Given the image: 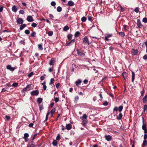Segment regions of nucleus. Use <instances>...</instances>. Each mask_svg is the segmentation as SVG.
Wrapping results in <instances>:
<instances>
[{"label":"nucleus","mask_w":147,"mask_h":147,"mask_svg":"<svg viewBox=\"0 0 147 147\" xmlns=\"http://www.w3.org/2000/svg\"><path fill=\"white\" fill-rule=\"evenodd\" d=\"M53 32L52 31H49L48 33V35L49 36H52L53 34Z\"/></svg>","instance_id":"79ce46f5"},{"label":"nucleus","mask_w":147,"mask_h":147,"mask_svg":"<svg viewBox=\"0 0 147 147\" xmlns=\"http://www.w3.org/2000/svg\"><path fill=\"white\" fill-rule=\"evenodd\" d=\"M82 120V123L84 125H86L87 123V119H84Z\"/></svg>","instance_id":"c9c22d12"},{"label":"nucleus","mask_w":147,"mask_h":147,"mask_svg":"<svg viewBox=\"0 0 147 147\" xmlns=\"http://www.w3.org/2000/svg\"><path fill=\"white\" fill-rule=\"evenodd\" d=\"M56 4V3L55 1H53L51 3V5L53 6H55Z\"/></svg>","instance_id":"5fc2aeb1"},{"label":"nucleus","mask_w":147,"mask_h":147,"mask_svg":"<svg viewBox=\"0 0 147 147\" xmlns=\"http://www.w3.org/2000/svg\"><path fill=\"white\" fill-rule=\"evenodd\" d=\"M144 112H145V111L147 112V105H144Z\"/></svg>","instance_id":"c03bdc74"},{"label":"nucleus","mask_w":147,"mask_h":147,"mask_svg":"<svg viewBox=\"0 0 147 147\" xmlns=\"http://www.w3.org/2000/svg\"><path fill=\"white\" fill-rule=\"evenodd\" d=\"M136 24L138 28H141L143 26V25L141 24L140 19H139L137 20Z\"/></svg>","instance_id":"0eeeda50"},{"label":"nucleus","mask_w":147,"mask_h":147,"mask_svg":"<svg viewBox=\"0 0 147 147\" xmlns=\"http://www.w3.org/2000/svg\"><path fill=\"white\" fill-rule=\"evenodd\" d=\"M147 145V140H144L142 144L143 146H146Z\"/></svg>","instance_id":"b1692460"},{"label":"nucleus","mask_w":147,"mask_h":147,"mask_svg":"<svg viewBox=\"0 0 147 147\" xmlns=\"http://www.w3.org/2000/svg\"><path fill=\"white\" fill-rule=\"evenodd\" d=\"M80 34V32L79 31H77L75 32L74 34V36L75 37H77L79 36Z\"/></svg>","instance_id":"c85d7f7f"},{"label":"nucleus","mask_w":147,"mask_h":147,"mask_svg":"<svg viewBox=\"0 0 147 147\" xmlns=\"http://www.w3.org/2000/svg\"><path fill=\"white\" fill-rule=\"evenodd\" d=\"M57 141L55 140H53L52 142V144L54 146H56L57 145Z\"/></svg>","instance_id":"7c9ffc66"},{"label":"nucleus","mask_w":147,"mask_h":147,"mask_svg":"<svg viewBox=\"0 0 147 147\" xmlns=\"http://www.w3.org/2000/svg\"><path fill=\"white\" fill-rule=\"evenodd\" d=\"M5 118L7 120V121L9 120L10 119V117L9 116H7V115H6L5 116Z\"/></svg>","instance_id":"052dcab7"},{"label":"nucleus","mask_w":147,"mask_h":147,"mask_svg":"<svg viewBox=\"0 0 147 147\" xmlns=\"http://www.w3.org/2000/svg\"><path fill=\"white\" fill-rule=\"evenodd\" d=\"M62 10V9L61 7L60 6H58L57 7V10L58 12H60Z\"/></svg>","instance_id":"2f4dec72"},{"label":"nucleus","mask_w":147,"mask_h":147,"mask_svg":"<svg viewBox=\"0 0 147 147\" xmlns=\"http://www.w3.org/2000/svg\"><path fill=\"white\" fill-rule=\"evenodd\" d=\"M56 110L55 108H53L52 109L51 111V115L52 116L53 114L55 112Z\"/></svg>","instance_id":"72a5a7b5"},{"label":"nucleus","mask_w":147,"mask_h":147,"mask_svg":"<svg viewBox=\"0 0 147 147\" xmlns=\"http://www.w3.org/2000/svg\"><path fill=\"white\" fill-rule=\"evenodd\" d=\"M18 85V84L16 83H14L13 84L12 86L15 87H17Z\"/></svg>","instance_id":"09e8293b"},{"label":"nucleus","mask_w":147,"mask_h":147,"mask_svg":"<svg viewBox=\"0 0 147 147\" xmlns=\"http://www.w3.org/2000/svg\"><path fill=\"white\" fill-rule=\"evenodd\" d=\"M122 114L121 113H120L119 114V115L117 117V119L118 120H119L122 118Z\"/></svg>","instance_id":"aec40b11"},{"label":"nucleus","mask_w":147,"mask_h":147,"mask_svg":"<svg viewBox=\"0 0 147 147\" xmlns=\"http://www.w3.org/2000/svg\"><path fill=\"white\" fill-rule=\"evenodd\" d=\"M143 58L144 60H147V55H145L143 56Z\"/></svg>","instance_id":"774afa93"},{"label":"nucleus","mask_w":147,"mask_h":147,"mask_svg":"<svg viewBox=\"0 0 147 147\" xmlns=\"http://www.w3.org/2000/svg\"><path fill=\"white\" fill-rule=\"evenodd\" d=\"M87 116L86 114H84L82 117H80V118L82 120L87 119Z\"/></svg>","instance_id":"4be33fe9"},{"label":"nucleus","mask_w":147,"mask_h":147,"mask_svg":"<svg viewBox=\"0 0 147 147\" xmlns=\"http://www.w3.org/2000/svg\"><path fill=\"white\" fill-rule=\"evenodd\" d=\"M26 26V24H24L21 25L20 26V29L21 30H23L24 28Z\"/></svg>","instance_id":"412c9836"},{"label":"nucleus","mask_w":147,"mask_h":147,"mask_svg":"<svg viewBox=\"0 0 147 147\" xmlns=\"http://www.w3.org/2000/svg\"><path fill=\"white\" fill-rule=\"evenodd\" d=\"M86 20V18L85 17H83L81 18V21L82 22H85Z\"/></svg>","instance_id":"e433bc0d"},{"label":"nucleus","mask_w":147,"mask_h":147,"mask_svg":"<svg viewBox=\"0 0 147 147\" xmlns=\"http://www.w3.org/2000/svg\"><path fill=\"white\" fill-rule=\"evenodd\" d=\"M147 100V95H145L143 99V101L144 103H145Z\"/></svg>","instance_id":"393cba45"},{"label":"nucleus","mask_w":147,"mask_h":147,"mask_svg":"<svg viewBox=\"0 0 147 147\" xmlns=\"http://www.w3.org/2000/svg\"><path fill=\"white\" fill-rule=\"evenodd\" d=\"M51 113V112H48L46 115V118H45V120L44 121H47V120H48V116H49V115Z\"/></svg>","instance_id":"bb28decb"},{"label":"nucleus","mask_w":147,"mask_h":147,"mask_svg":"<svg viewBox=\"0 0 147 147\" xmlns=\"http://www.w3.org/2000/svg\"><path fill=\"white\" fill-rule=\"evenodd\" d=\"M77 53L79 55L83 57L85 55V54L83 53L80 52L78 49L77 50Z\"/></svg>","instance_id":"9b49d317"},{"label":"nucleus","mask_w":147,"mask_h":147,"mask_svg":"<svg viewBox=\"0 0 147 147\" xmlns=\"http://www.w3.org/2000/svg\"><path fill=\"white\" fill-rule=\"evenodd\" d=\"M56 139L57 140H59L60 139V135L59 134H58L56 137Z\"/></svg>","instance_id":"13d9d810"},{"label":"nucleus","mask_w":147,"mask_h":147,"mask_svg":"<svg viewBox=\"0 0 147 147\" xmlns=\"http://www.w3.org/2000/svg\"><path fill=\"white\" fill-rule=\"evenodd\" d=\"M27 20L29 22H31L34 21L33 19L31 16H27Z\"/></svg>","instance_id":"9d476101"},{"label":"nucleus","mask_w":147,"mask_h":147,"mask_svg":"<svg viewBox=\"0 0 147 147\" xmlns=\"http://www.w3.org/2000/svg\"><path fill=\"white\" fill-rule=\"evenodd\" d=\"M123 109V106L122 105L119 106L118 108L119 111L120 112H121L122 111Z\"/></svg>","instance_id":"f704fd0d"},{"label":"nucleus","mask_w":147,"mask_h":147,"mask_svg":"<svg viewBox=\"0 0 147 147\" xmlns=\"http://www.w3.org/2000/svg\"><path fill=\"white\" fill-rule=\"evenodd\" d=\"M106 35L107 36V37L108 38L112 36V34H107Z\"/></svg>","instance_id":"69168bd1"},{"label":"nucleus","mask_w":147,"mask_h":147,"mask_svg":"<svg viewBox=\"0 0 147 147\" xmlns=\"http://www.w3.org/2000/svg\"><path fill=\"white\" fill-rule=\"evenodd\" d=\"M142 129L144 131V133H147V128L146 125L144 123V121H143V124L142 126Z\"/></svg>","instance_id":"7ed1b4c3"},{"label":"nucleus","mask_w":147,"mask_h":147,"mask_svg":"<svg viewBox=\"0 0 147 147\" xmlns=\"http://www.w3.org/2000/svg\"><path fill=\"white\" fill-rule=\"evenodd\" d=\"M33 74L34 73L33 72H31L28 74V76L29 78H30L32 76Z\"/></svg>","instance_id":"3c124183"},{"label":"nucleus","mask_w":147,"mask_h":147,"mask_svg":"<svg viewBox=\"0 0 147 147\" xmlns=\"http://www.w3.org/2000/svg\"><path fill=\"white\" fill-rule=\"evenodd\" d=\"M83 43L84 44H87L88 45H89L90 44L88 38L86 36L84 38Z\"/></svg>","instance_id":"423d86ee"},{"label":"nucleus","mask_w":147,"mask_h":147,"mask_svg":"<svg viewBox=\"0 0 147 147\" xmlns=\"http://www.w3.org/2000/svg\"><path fill=\"white\" fill-rule=\"evenodd\" d=\"M46 76V75L45 74H44L43 76H41L40 77V79L42 80H44Z\"/></svg>","instance_id":"49530a36"},{"label":"nucleus","mask_w":147,"mask_h":147,"mask_svg":"<svg viewBox=\"0 0 147 147\" xmlns=\"http://www.w3.org/2000/svg\"><path fill=\"white\" fill-rule=\"evenodd\" d=\"M7 89H8V88H4L2 89V92H5L7 91Z\"/></svg>","instance_id":"4d7b16f0"},{"label":"nucleus","mask_w":147,"mask_h":147,"mask_svg":"<svg viewBox=\"0 0 147 147\" xmlns=\"http://www.w3.org/2000/svg\"><path fill=\"white\" fill-rule=\"evenodd\" d=\"M7 69L12 71H14L16 69L15 67H12L10 65H7Z\"/></svg>","instance_id":"1a4fd4ad"},{"label":"nucleus","mask_w":147,"mask_h":147,"mask_svg":"<svg viewBox=\"0 0 147 147\" xmlns=\"http://www.w3.org/2000/svg\"><path fill=\"white\" fill-rule=\"evenodd\" d=\"M33 142V141H32L31 142V143H32L31 144H28L27 147H36L37 146L36 145H35L34 144H32Z\"/></svg>","instance_id":"a878e982"},{"label":"nucleus","mask_w":147,"mask_h":147,"mask_svg":"<svg viewBox=\"0 0 147 147\" xmlns=\"http://www.w3.org/2000/svg\"><path fill=\"white\" fill-rule=\"evenodd\" d=\"M135 74L134 73L133 71H132V78L131 80L132 82H133L135 79Z\"/></svg>","instance_id":"6ab92c4d"},{"label":"nucleus","mask_w":147,"mask_h":147,"mask_svg":"<svg viewBox=\"0 0 147 147\" xmlns=\"http://www.w3.org/2000/svg\"><path fill=\"white\" fill-rule=\"evenodd\" d=\"M69 29V28L68 26H65L63 28V30L64 31H67Z\"/></svg>","instance_id":"c756f323"},{"label":"nucleus","mask_w":147,"mask_h":147,"mask_svg":"<svg viewBox=\"0 0 147 147\" xmlns=\"http://www.w3.org/2000/svg\"><path fill=\"white\" fill-rule=\"evenodd\" d=\"M56 62L55 59L54 58H52L50 60L49 65H54L55 63Z\"/></svg>","instance_id":"f03ea898"},{"label":"nucleus","mask_w":147,"mask_h":147,"mask_svg":"<svg viewBox=\"0 0 147 147\" xmlns=\"http://www.w3.org/2000/svg\"><path fill=\"white\" fill-rule=\"evenodd\" d=\"M72 35L71 34H69L67 35V38L68 39L70 40L72 38Z\"/></svg>","instance_id":"4c0bfd02"},{"label":"nucleus","mask_w":147,"mask_h":147,"mask_svg":"<svg viewBox=\"0 0 147 147\" xmlns=\"http://www.w3.org/2000/svg\"><path fill=\"white\" fill-rule=\"evenodd\" d=\"M72 127V125L70 123L66 124V128L68 130H69L71 129Z\"/></svg>","instance_id":"f8f14e48"},{"label":"nucleus","mask_w":147,"mask_h":147,"mask_svg":"<svg viewBox=\"0 0 147 147\" xmlns=\"http://www.w3.org/2000/svg\"><path fill=\"white\" fill-rule=\"evenodd\" d=\"M122 76L125 80H126V78H127L128 76V74L126 72H124L123 73Z\"/></svg>","instance_id":"a211bd4d"},{"label":"nucleus","mask_w":147,"mask_h":147,"mask_svg":"<svg viewBox=\"0 0 147 147\" xmlns=\"http://www.w3.org/2000/svg\"><path fill=\"white\" fill-rule=\"evenodd\" d=\"M54 101L55 102L57 103L59 101V99L58 98L54 97Z\"/></svg>","instance_id":"a18cd8bd"},{"label":"nucleus","mask_w":147,"mask_h":147,"mask_svg":"<svg viewBox=\"0 0 147 147\" xmlns=\"http://www.w3.org/2000/svg\"><path fill=\"white\" fill-rule=\"evenodd\" d=\"M17 22L19 24H22L23 22V20L21 18H19L17 20Z\"/></svg>","instance_id":"6e6552de"},{"label":"nucleus","mask_w":147,"mask_h":147,"mask_svg":"<svg viewBox=\"0 0 147 147\" xmlns=\"http://www.w3.org/2000/svg\"><path fill=\"white\" fill-rule=\"evenodd\" d=\"M12 11L15 12H16L18 10L16 6L15 5L12 7Z\"/></svg>","instance_id":"f3484780"},{"label":"nucleus","mask_w":147,"mask_h":147,"mask_svg":"<svg viewBox=\"0 0 147 147\" xmlns=\"http://www.w3.org/2000/svg\"><path fill=\"white\" fill-rule=\"evenodd\" d=\"M144 134H144V140H146V139H147V133Z\"/></svg>","instance_id":"603ef678"},{"label":"nucleus","mask_w":147,"mask_h":147,"mask_svg":"<svg viewBox=\"0 0 147 147\" xmlns=\"http://www.w3.org/2000/svg\"><path fill=\"white\" fill-rule=\"evenodd\" d=\"M105 138L107 141H109L111 140L112 137L110 135H108V136H105Z\"/></svg>","instance_id":"4468645a"},{"label":"nucleus","mask_w":147,"mask_h":147,"mask_svg":"<svg viewBox=\"0 0 147 147\" xmlns=\"http://www.w3.org/2000/svg\"><path fill=\"white\" fill-rule=\"evenodd\" d=\"M31 94L32 96H37L39 94L38 91L37 90L33 91L30 93Z\"/></svg>","instance_id":"20e7f679"},{"label":"nucleus","mask_w":147,"mask_h":147,"mask_svg":"<svg viewBox=\"0 0 147 147\" xmlns=\"http://www.w3.org/2000/svg\"><path fill=\"white\" fill-rule=\"evenodd\" d=\"M33 86L31 84L27 85L24 88H23V90L24 91H28L33 89Z\"/></svg>","instance_id":"f257e3e1"},{"label":"nucleus","mask_w":147,"mask_h":147,"mask_svg":"<svg viewBox=\"0 0 147 147\" xmlns=\"http://www.w3.org/2000/svg\"><path fill=\"white\" fill-rule=\"evenodd\" d=\"M119 34L121 36L123 37H124L125 36L124 33L122 32H119Z\"/></svg>","instance_id":"473e14b6"},{"label":"nucleus","mask_w":147,"mask_h":147,"mask_svg":"<svg viewBox=\"0 0 147 147\" xmlns=\"http://www.w3.org/2000/svg\"><path fill=\"white\" fill-rule=\"evenodd\" d=\"M139 8L138 7H136L134 9V11L136 13H138L139 12Z\"/></svg>","instance_id":"a19ab883"},{"label":"nucleus","mask_w":147,"mask_h":147,"mask_svg":"<svg viewBox=\"0 0 147 147\" xmlns=\"http://www.w3.org/2000/svg\"><path fill=\"white\" fill-rule=\"evenodd\" d=\"M108 102L107 101H106L103 103V105L104 106H106L108 105Z\"/></svg>","instance_id":"e2e57ef3"},{"label":"nucleus","mask_w":147,"mask_h":147,"mask_svg":"<svg viewBox=\"0 0 147 147\" xmlns=\"http://www.w3.org/2000/svg\"><path fill=\"white\" fill-rule=\"evenodd\" d=\"M75 41V39L72 40L71 41L67 43L66 45L67 46H70L71 45H72L74 43Z\"/></svg>","instance_id":"ddd939ff"},{"label":"nucleus","mask_w":147,"mask_h":147,"mask_svg":"<svg viewBox=\"0 0 147 147\" xmlns=\"http://www.w3.org/2000/svg\"><path fill=\"white\" fill-rule=\"evenodd\" d=\"M54 81V79L53 78H52L50 81L49 84L51 85L52 84H53V82Z\"/></svg>","instance_id":"ea45409f"},{"label":"nucleus","mask_w":147,"mask_h":147,"mask_svg":"<svg viewBox=\"0 0 147 147\" xmlns=\"http://www.w3.org/2000/svg\"><path fill=\"white\" fill-rule=\"evenodd\" d=\"M25 33L27 34H29L30 33V31L28 30H26L25 31Z\"/></svg>","instance_id":"864d4df0"},{"label":"nucleus","mask_w":147,"mask_h":147,"mask_svg":"<svg viewBox=\"0 0 147 147\" xmlns=\"http://www.w3.org/2000/svg\"><path fill=\"white\" fill-rule=\"evenodd\" d=\"M81 82L82 81L81 80L78 79L77 81H76L75 84L76 86H78L80 84Z\"/></svg>","instance_id":"2eb2a0df"},{"label":"nucleus","mask_w":147,"mask_h":147,"mask_svg":"<svg viewBox=\"0 0 147 147\" xmlns=\"http://www.w3.org/2000/svg\"><path fill=\"white\" fill-rule=\"evenodd\" d=\"M53 67H52L49 68V71L50 72H52L53 71Z\"/></svg>","instance_id":"0e129e2a"},{"label":"nucleus","mask_w":147,"mask_h":147,"mask_svg":"<svg viewBox=\"0 0 147 147\" xmlns=\"http://www.w3.org/2000/svg\"><path fill=\"white\" fill-rule=\"evenodd\" d=\"M38 48L41 50H42L43 49V48L42 46V44H39L38 45Z\"/></svg>","instance_id":"cd10ccee"},{"label":"nucleus","mask_w":147,"mask_h":147,"mask_svg":"<svg viewBox=\"0 0 147 147\" xmlns=\"http://www.w3.org/2000/svg\"><path fill=\"white\" fill-rule=\"evenodd\" d=\"M19 13L20 14H23L24 13V11L23 10H21L19 11Z\"/></svg>","instance_id":"338daca9"},{"label":"nucleus","mask_w":147,"mask_h":147,"mask_svg":"<svg viewBox=\"0 0 147 147\" xmlns=\"http://www.w3.org/2000/svg\"><path fill=\"white\" fill-rule=\"evenodd\" d=\"M42 98H38L37 100V102L38 104H40L42 102Z\"/></svg>","instance_id":"dca6fc26"},{"label":"nucleus","mask_w":147,"mask_h":147,"mask_svg":"<svg viewBox=\"0 0 147 147\" xmlns=\"http://www.w3.org/2000/svg\"><path fill=\"white\" fill-rule=\"evenodd\" d=\"M31 26L32 27L35 28L37 26V24L36 23H33L32 24Z\"/></svg>","instance_id":"8fccbe9b"},{"label":"nucleus","mask_w":147,"mask_h":147,"mask_svg":"<svg viewBox=\"0 0 147 147\" xmlns=\"http://www.w3.org/2000/svg\"><path fill=\"white\" fill-rule=\"evenodd\" d=\"M29 134L28 133H26L24 134V136L23 137V138H28L29 137Z\"/></svg>","instance_id":"37998d69"},{"label":"nucleus","mask_w":147,"mask_h":147,"mask_svg":"<svg viewBox=\"0 0 147 147\" xmlns=\"http://www.w3.org/2000/svg\"><path fill=\"white\" fill-rule=\"evenodd\" d=\"M36 34V33L35 32H32L31 34V36L32 37H34L35 36Z\"/></svg>","instance_id":"58836bf2"},{"label":"nucleus","mask_w":147,"mask_h":147,"mask_svg":"<svg viewBox=\"0 0 147 147\" xmlns=\"http://www.w3.org/2000/svg\"><path fill=\"white\" fill-rule=\"evenodd\" d=\"M131 53L134 55H137L138 53V49H131Z\"/></svg>","instance_id":"39448f33"},{"label":"nucleus","mask_w":147,"mask_h":147,"mask_svg":"<svg viewBox=\"0 0 147 147\" xmlns=\"http://www.w3.org/2000/svg\"><path fill=\"white\" fill-rule=\"evenodd\" d=\"M79 99V97L78 96H75L74 99L75 102H77Z\"/></svg>","instance_id":"6e6d98bb"},{"label":"nucleus","mask_w":147,"mask_h":147,"mask_svg":"<svg viewBox=\"0 0 147 147\" xmlns=\"http://www.w3.org/2000/svg\"><path fill=\"white\" fill-rule=\"evenodd\" d=\"M56 88L57 89H58L59 88V87L60 86V84L59 83H58L56 84Z\"/></svg>","instance_id":"680f3d73"},{"label":"nucleus","mask_w":147,"mask_h":147,"mask_svg":"<svg viewBox=\"0 0 147 147\" xmlns=\"http://www.w3.org/2000/svg\"><path fill=\"white\" fill-rule=\"evenodd\" d=\"M68 4L69 6H72L74 5V3L72 1H70L68 2Z\"/></svg>","instance_id":"5701e85b"},{"label":"nucleus","mask_w":147,"mask_h":147,"mask_svg":"<svg viewBox=\"0 0 147 147\" xmlns=\"http://www.w3.org/2000/svg\"><path fill=\"white\" fill-rule=\"evenodd\" d=\"M49 17L52 20H53L54 18V16L51 14H49Z\"/></svg>","instance_id":"bf43d9fd"},{"label":"nucleus","mask_w":147,"mask_h":147,"mask_svg":"<svg viewBox=\"0 0 147 147\" xmlns=\"http://www.w3.org/2000/svg\"><path fill=\"white\" fill-rule=\"evenodd\" d=\"M142 22L145 23L147 22V18H144L142 19Z\"/></svg>","instance_id":"de8ad7c7"}]
</instances>
